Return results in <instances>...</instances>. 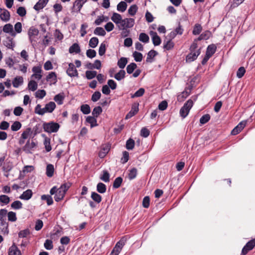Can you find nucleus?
I'll use <instances>...</instances> for the list:
<instances>
[{"label": "nucleus", "mask_w": 255, "mask_h": 255, "mask_svg": "<svg viewBox=\"0 0 255 255\" xmlns=\"http://www.w3.org/2000/svg\"><path fill=\"white\" fill-rule=\"evenodd\" d=\"M10 202L9 197L5 195H0V204L1 206L8 204Z\"/></svg>", "instance_id": "bb28decb"}, {"label": "nucleus", "mask_w": 255, "mask_h": 255, "mask_svg": "<svg viewBox=\"0 0 255 255\" xmlns=\"http://www.w3.org/2000/svg\"><path fill=\"white\" fill-rule=\"evenodd\" d=\"M99 39L97 37H93L91 38L89 41V46L91 48H95L98 44Z\"/></svg>", "instance_id": "a18cd8bd"}, {"label": "nucleus", "mask_w": 255, "mask_h": 255, "mask_svg": "<svg viewBox=\"0 0 255 255\" xmlns=\"http://www.w3.org/2000/svg\"><path fill=\"white\" fill-rule=\"evenodd\" d=\"M91 197L95 202L97 203H100L102 201L101 196L95 192H92Z\"/></svg>", "instance_id": "4c0bfd02"}, {"label": "nucleus", "mask_w": 255, "mask_h": 255, "mask_svg": "<svg viewBox=\"0 0 255 255\" xmlns=\"http://www.w3.org/2000/svg\"><path fill=\"white\" fill-rule=\"evenodd\" d=\"M110 149V145L108 144L103 145L101 147V149L99 152V156L101 158H103L106 156Z\"/></svg>", "instance_id": "ddd939ff"}, {"label": "nucleus", "mask_w": 255, "mask_h": 255, "mask_svg": "<svg viewBox=\"0 0 255 255\" xmlns=\"http://www.w3.org/2000/svg\"><path fill=\"white\" fill-rule=\"evenodd\" d=\"M138 103H134L132 106L130 111L127 114L125 119H128L136 115L138 111Z\"/></svg>", "instance_id": "6e6552de"}, {"label": "nucleus", "mask_w": 255, "mask_h": 255, "mask_svg": "<svg viewBox=\"0 0 255 255\" xmlns=\"http://www.w3.org/2000/svg\"><path fill=\"white\" fill-rule=\"evenodd\" d=\"M134 141L131 139H128L126 142V148L128 150H131L134 148Z\"/></svg>", "instance_id": "680f3d73"}, {"label": "nucleus", "mask_w": 255, "mask_h": 255, "mask_svg": "<svg viewBox=\"0 0 255 255\" xmlns=\"http://www.w3.org/2000/svg\"><path fill=\"white\" fill-rule=\"evenodd\" d=\"M7 210L5 209H0V230L4 234H8V224L6 221Z\"/></svg>", "instance_id": "f03ea898"}, {"label": "nucleus", "mask_w": 255, "mask_h": 255, "mask_svg": "<svg viewBox=\"0 0 255 255\" xmlns=\"http://www.w3.org/2000/svg\"><path fill=\"white\" fill-rule=\"evenodd\" d=\"M139 40L143 43H147L149 41V38L145 33H141L139 36Z\"/></svg>", "instance_id": "4d7b16f0"}, {"label": "nucleus", "mask_w": 255, "mask_h": 255, "mask_svg": "<svg viewBox=\"0 0 255 255\" xmlns=\"http://www.w3.org/2000/svg\"><path fill=\"white\" fill-rule=\"evenodd\" d=\"M21 127V124L20 122L16 121L14 122L11 126V129L12 131H17Z\"/></svg>", "instance_id": "69168bd1"}, {"label": "nucleus", "mask_w": 255, "mask_h": 255, "mask_svg": "<svg viewBox=\"0 0 255 255\" xmlns=\"http://www.w3.org/2000/svg\"><path fill=\"white\" fill-rule=\"evenodd\" d=\"M132 55H133L134 59L135 61H136V62L141 61L143 56H142V54L141 53L138 52L137 51H134Z\"/></svg>", "instance_id": "e2e57ef3"}, {"label": "nucleus", "mask_w": 255, "mask_h": 255, "mask_svg": "<svg viewBox=\"0 0 255 255\" xmlns=\"http://www.w3.org/2000/svg\"><path fill=\"white\" fill-rule=\"evenodd\" d=\"M81 51V49L79 45L77 43H74L73 44L69 49V52L71 54L73 53H76L78 54Z\"/></svg>", "instance_id": "f3484780"}, {"label": "nucleus", "mask_w": 255, "mask_h": 255, "mask_svg": "<svg viewBox=\"0 0 255 255\" xmlns=\"http://www.w3.org/2000/svg\"><path fill=\"white\" fill-rule=\"evenodd\" d=\"M54 171V166L52 164H49L47 165L46 174L48 177H52L53 175Z\"/></svg>", "instance_id": "473e14b6"}, {"label": "nucleus", "mask_w": 255, "mask_h": 255, "mask_svg": "<svg viewBox=\"0 0 255 255\" xmlns=\"http://www.w3.org/2000/svg\"><path fill=\"white\" fill-rule=\"evenodd\" d=\"M81 111L85 115L88 114L91 112L90 107L87 104L83 105L81 106Z\"/></svg>", "instance_id": "052dcab7"}, {"label": "nucleus", "mask_w": 255, "mask_h": 255, "mask_svg": "<svg viewBox=\"0 0 255 255\" xmlns=\"http://www.w3.org/2000/svg\"><path fill=\"white\" fill-rule=\"evenodd\" d=\"M94 33L96 35L104 36L106 35V32L103 28L97 27L94 30Z\"/></svg>", "instance_id": "c03bdc74"}, {"label": "nucleus", "mask_w": 255, "mask_h": 255, "mask_svg": "<svg viewBox=\"0 0 255 255\" xmlns=\"http://www.w3.org/2000/svg\"><path fill=\"white\" fill-rule=\"evenodd\" d=\"M137 65L135 63H131L128 65L127 67V72L128 74H130L133 73L134 70L136 68Z\"/></svg>", "instance_id": "8fccbe9b"}, {"label": "nucleus", "mask_w": 255, "mask_h": 255, "mask_svg": "<svg viewBox=\"0 0 255 255\" xmlns=\"http://www.w3.org/2000/svg\"><path fill=\"white\" fill-rule=\"evenodd\" d=\"M22 207V203L18 200H16L12 202L11 204V208L14 210H18Z\"/></svg>", "instance_id": "37998d69"}, {"label": "nucleus", "mask_w": 255, "mask_h": 255, "mask_svg": "<svg viewBox=\"0 0 255 255\" xmlns=\"http://www.w3.org/2000/svg\"><path fill=\"white\" fill-rule=\"evenodd\" d=\"M138 7L136 4L131 5L128 9V13L131 16L135 14L137 11Z\"/></svg>", "instance_id": "3c124183"}, {"label": "nucleus", "mask_w": 255, "mask_h": 255, "mask_svg": "<svg viewBox=\"0 0 255 255\" xmlns=\"http://www.w3.org/2000/svg\"><path fill=\"white\" fill-rule=\"evenodd\" d=\"M96 118V117H95L94 116H93V117L88 116L86 118V122H88V123L90 124L91 128H93L94 127L98 126V124L97 123V121Z\"/></svg>", "instance_id": "cd10ccee"}, {"label": "nucleus", "mask_w": 255, "mask_h": 255, "mask_svg": "<svg viewBox=\"0 0 255 255\" xmlns=\"http://www.w3.org/2000/svg\"><path fill=\"white\" fill-rule=\"evenodd\" d=\"M102 112V109L100 106H97L94 108L92 111V115L97 118Z\"/></svg>", "instance_id": "603ef678"}, {"label": "nucleus", "mask_w": 255, "mask_h": 255, "mask_svg": "<svg viewBox=\"0 0 255 255\" xmlns=\"http://www.w3.org/2000/svg\"><path fill=\"white\" fill-rule=\"evenodd\" d=\"M32 130L30 128H27L21 134V137L24 139L28 138L32 134Z\"/></svg>", "instance_id": "ea45409f"}, {"label": "nucleus", "mask_w": 255, "mask_h": 255, "mask_svg": "<svg viewBox=\"0 0 255 255\" xmlns=\"http://www.w3.org/2000/svg\"><path fill=\"white\" fill-rule=\"evenodd\" d=\"M216 49L217 47L215 44L209 45L207 48L206 54L211 57L215 53Z\"/></svg>", "instance_id": "aec40b11"}, {"label": "nucleus", "mask_w": 255, "mask_h": 255, "mask_svg": "<svg viewBox=\"0 0 255 255\" xmlns=\"http://www.w3.org/2000/svg\"><path fill=\"white\" fill-rule=\"evenodd\" d=\"M4 44L9 49H12L14 46L12 38L9 37L6 38V39L4 41Z\"/></svg>", "instance_id": "f704fd0d"}, {"label": "nucleus", "mask_w": 255, "mask_h": 255, "mask_svg": "<svg viewBox=\"0 0 255 255\" xmlns=\"http://www.w3.org/2000/svg\"><path fill=\"white\" fill-rule=\"evenodd\" d=\"M108 20V17H105L104 15L98 16L95 21V24L96 25H100L104 21H107Z\"/></svg>", "instance_id": "13d9d810"}, {"label": "nucleus", "mask_w": 255, "mask_h": 255, "mask_svg": "<svg viewBox=\"0 0 255 255\" xmlns=\"http://www.w3.org/2000/svg\"><path fill=\"white\" fill-rule=\"evenodd\" d=\"M103 174L100 176L101 180L105 182H108L110 181V174L108 171L104 170L103 171Z\"/></svg>", "instance_id": "c9c22d12"}, {"label": "nucleus", "mask_w": 255, "mask_h": 255, "mask_svg": "<svg viewBox=\"0 0 255 255\" xmlns=\"http://www.w3.org/2000/svg\"><path fill=\"white\" fill-rule=\"evenodd\" d=\"M123 182V178L121 177H118L115 179L113 183V188H118L121 186V185Z\"/></svg>", "instance_id": "864d4df0"}, {"label": "nucleus", "mask_w": 255, "mask_h": 255, "mask_svg": "<svg viewBox=\"0 0 255 255\" xmlns=\"http://www.w3.org/2000/svg\"><path fill=\"white\" fill-rule=\"evenodd\" d=\"M8 220L10 222H15L17 220L16 213L12 211H10L9 212H7V215Z\"/></svg>", "instance_id": "49530a36"}, {"label": "nucleus", "mask_w": 255, "mask_h": 255, "mask_svg": "<svg viewBox=\"0 0 255 255\" xmlns=\"http://www.w3.org/2000/svg\"><path fill=\"white\" fill-rule=\"evenodd\" d=\"M65 193L60 188L58 189L56 194L55 195L54 199L55 201L59 202L62 200L65 196Z\"/></svg>", "instance_id": "412c9836"}, {"label": "nucleus", "mask_w": 255, "mask_h": 255, "mask_svg": "<svg viewBox=\"0 0 255 255\" xmlns=\"http://www.w3.org/2000/svg\"><path fill=\"white\" fill-rule=\"evenodd\" d=\"M68 68L67 69L66 73L67 75L71 77H78V72L76 68L75 67V65L72 63H70L68 65Z\"/></svg>", "instance_id": "0eeeda50"}, {"label": "nucleus", "mask_w": 255, "mask_h": 255, "mask_svg": "<svg viewBox=\"0 0 255 255\" xmlns=\"http://www.w3.org/2000/svg\"><path fill=\"white\" fill-rule=\"evenodd\" d=\"M128 63V58L121 57L118 61L117 65L122 69H124Z\"/></svg>", "instance_id": "c85d7f7f"}, {"label": "nucleus", "mask_w": 255, "mask_h": 255, "mask_svg": "<svg viewBox=\"0 0 255 255\" xmlns=\"http://www.w3.org/2000/svg\"><path fill=\"white\" fill-rule=\"evenodd\" d=\"M44 247L46 250H52L53 248L52 241L50 240H46L44 244Z\"/></svg>", "instance_id": "338daca9"}, {"label": "nucleus", "mask_w": 255, "mask_h": 255, "mask_svg": "<svg viewBox=\"0 0 255 255\" xmlns=\"http://www.w3.org/2000/svg\"><path fill=\"white\" fill-rule=\"evenodd\" d=\"M128 238L126 236L123 237L121 240L118 242L114 248V250L115 251H118V253H120L122 248L125 246Z\"/></svg>", "instance_id": "1a4fd4ad"}, {"label": "nucleus", "mask_w": 255, "mask_h": 255, "mask_svg": "<svg viewBox=\"0 0 255 255\" xmlns=\"http://www.w3.org/2000/svg\"><path fill=\"white\" fill-rule=\"evenodd\" d=\"M39 33L38 30L34 27H31L29 28L28 32V35L29 36V39L30 42L32 43V37L33 36H36L38 35Z\"/></svg>", "instance_id": "a211bd4d"}, {"label": "nucleus", "mask_w": 255, "mask_h": 255, "mask_svg": "<svg viewBox=\"0 0 255 255\" xmlns=\"http://www.w3.org/2000/svg\"><path fill=\"white\" fill-rule=\"evenodd\" d=\"M122 18V17L121 15L116 12L114 13L111 17L112 20L117 24L120 23Z\"/></svg>", "instance_id": "72a5a7b5"}, {"label": "nucleus", "mask_w": 255, "mask_h": 255, "mask_svg": "<svg viewBox=\"0 0 255 255\" xmlns=\"http://www.w3.org/2000/svg\"><path fill=\"white\" fill-rule=\"evenodd\" d=\"M9 12L4 8H0V18L4 21H8L10 19Z\"/></svg>", "instance_id": "9d476101"}, {"label": "nucleus", "mask_w": 255, "mask_h": 255, "mask_svg": "<svg viewBox=\"0 0 255 255\" xmlns=\"http://www.w3.org/2000/svg\"><path fill=\"white\" fill-rule=\"evenodd\" d=\"M149 34L152 38L153 44L154 46H158L161 43V39L157 33L153 31H150Z\"/></svg>", "instance_id": "f8f14e48"}, {"label": "nucleus", "mask_w": 255, "mask_h": 255, "mask_svg": "<svg viewBox=\"0 0 255 255\" xmlns=\"http://www.w3.org/2000/svg\"><path fill=\"white\" fill-rule=\"evenodd\" d=\"M174 43L172 40H168L167 41H164L163 43V48L166 50H170L173 48Z\"/></svg>", "instance_id": "2f4dec72"}, {"label": "nucleus", "mask_w": 255, "mask_h": 255, "mask_svg": "<svg viewBox=\"0 0 255 255\" xmlns=\"http://www.w3.org/2000/svg\"><path fill=\"white\" fill-rule=\"evenodd\" d=\"M42 200H45L48 206L52 205L53 203V201L52 197L49 195H42L41 196Z\"/></svg>", "instance_id": "e433bc0d"}, {"label": "nucleus", "mask_w": 255, "mask_h": 255, "mask_svg": "<svg viewBox=\"0 0 255 255\" xmlns=\"http://www.w3.org/2000/svg\"><path fill=\"white\" fill-rule=\"evenodd\" d=\"M8 255H21L20 251L18 249L14 243L9 248Z\"/></svg>", "instance_id": "2eb2a0df"}, {"label": "nucleus", "mask_w": 255, "mask_h": 255, "mask_svg": "<svg viewBox=\"0 0 255 255\" xmlns=\"http://www.w3.org/2000/svg\"><path fill=\"white\" fill-rule=\"evenodd\" d=\"M127 7V4L125 1H121L117 5V10L121 12H124Z\"/></svg>", "instance_id": "a19ab883"}, {"label": "nucleus", "mask_w": 255, "mask_h": 255, "mask_svg": "<svg viewBox=\"0 0 255 255\" xmlns=\"http://www.w3.org/2000/svg\"><path fill=\"white\" fill-rule=\"evenodd\" d=\"M193 105V102L191 100H188L181 108L180 115L183 118H186L189 114L190 109Z\"/></svg>", "instance_id": "20e7f679"}, {"label": "nucleus", "mask_w": 255, "mask_h": 255, "mask_svg": "<svg viewBox=\"0 0 255 255\" xmlns=\"http://www.w3.org/2000/svg\"><path fill=\"white\" fill-rule=\"evenodd\" d=\"M65 98V95L64 93H60L55 96L54 97V100L59 105H62L63 103V101Z\"/></svg>", "instance_id": "4be33fe9"}, {"label": "nucleus", "mask_w": 255, "mask_h": 255, "mask_svg": "<svg viewBox=\"0 0 255 255\" xmlns=\"http://www.w3.org/2000/svg\"><path fill=\"white\" fill-rule=\"evenodd\" d=\"M32 194L33 193L31 190L27 189L23 192L20 196L19 198L22 200H28L31 198Z\"/></svg>", "instance_id": "dca6fc26"}, {"label": "nucleus", "mask_w": 255, "mask_h": 255, "mask_svg": "<svg viewBox=\"0 0 255 255\" xmlns=\"http://www.w3.org/2000/svg\"><path fill=\"white\" fill-rule=\"evenodd\" d=\"M197 47L198 45L197 43H196V40H194L189 48L190 52L186 57V60L187 62H191L194 61L200 54L201 48L196 50Z\"/></svg>", "instance_id": "f257e3e1"}, {"label": "nucleus", "mask_w": 255, "mask_h": 255, "mask_svg": "<svg viewBox=\"0 0 255 255\" xmlns=\"http://www.w3.org/2000/svg\"><path fill=\"white\" fill-rule=\"evenodd\" d=\"M202 30V27L201 25L198 23H197L194 26L192 33L195 35H198L201 33Z\"/></svg>", "instance_id": "de8ad7c7"}, {"label": "nucleus", "mask_w": 255, "mask_h": 255, "mask_svg": "<svg viewBox=\"0 0 255 255\" xmlns=\"http://www.w3.org/2000/svg\"><path fill=\"white\" fill-rule=\"evenodd\" d=\"M36 143L33 141L28 140L25 145L23 147V150L26 153H32L36 148Z\"/></svg>", "instance_id": "39448f33"}, {"label": "nucleus", "mask_w": 255, "mask_h": 255, "mask_svg": "<svg viewBox=\"0 0 255 255\" xmlns=\"http://www.w3.org/2000/svg\"><path fill=\"white\" fill-rule=\"evenodd\" d=\"M23 79L21 76L16 77L12 81L13 86L15 88H18L20 85L22 84Z\"/></svg>", "instance_id": "b1692460"}, {"label": "nucleus", "mask_w": 255, "mask_h": 255, "mask_svg": "<svg viewBox=\"0 0 255 255\" xmlns=\"http://www.w3.org/2000/svg\"><path fill=\"white\" fill-rule=\"evenodd\" d=\"M107 187L105 184L102 182H99L97 185V191L101 194H103L106 192Z\"/></svg>", "instance_id": "7c9ffc66"}, {"label": "nucleus", "mask_w": 255, "mask_h": 255, "mask_svg": "<svg viewBox=\"0 0 255 255\" xmlns=\"http://www.w3.org/2000/svg\"><path fill=\"white\" fill-rule=\"evenodd\" d=\"M59 128V124L53 122L43 124L44 130L48 133L56 132L58 130Z\"/></svg>", "instance_id": "7ed1b4c3"}, {"label": "nucleus", "mask_w": 255, "mask_h": 255, "mask_svg": "<svg viewBox=\"0 0 255 255\" xmlns=\"http://www.w3.org/2000/svg\"><path fill=\"white\" fill-rule=\"evenodd\" d=\"M44 145L45 150L47 152H49L51 150L50 145V139L47 137H45L44 140Z\"/></svg>", "instance_id": "09e8293b"}, {"label": "nucleus", "mask_w": 255, "mask_h": 255, "mask_svg": "<svg viewBox=\"0 0 255 255\" xmlns=\"http://www.w3.org/2000/svg\"><path fill=\"white\" fill-rule=\"evenodd\" d=\"M255 247V239L249 241L244 247L242 251V255H246L250 251Z\"/></svg>", "instance_id": "423d86ee"}, {"label": "nucleus", "mask_w": 255, "mask_h": 255, "mask_svg": "<svg viewBox=\"0 0 255 255\" xmlns=\"http://www.w3.org/2000/svg\"><path fill=\"white\" fill-rule=\"evenodd\" d=\"M87 1V0H76L73 4V8H77V11H80L83 4Z\"/></svg>", "instance_id": "5701e85b"}, {"label": "nucleus", "mask_w": 255, "mask_h": 255, "mask_svg": "<svg viewBox=\"0 0 255 255\" xmlns=\"http://www.w3.org/2000/svg\"><path fill=\"white\" fill-rule=\"evenodd\" d=\"M85 74L86 78L89 80H91L97 76V73L95 71H87Z\"/></svg>", "instance_id": "6e6d98bb"}, {"label": "nucleus", "mask_w": 255, "mask_h": 255, "mask_svg": "<svg viewBox=\"0 0 255 255\" xmlns=\"http://www.w3.org/2000/svg\"><path fill=\"white\" fill-rule=\"evenodd\" d=\"M45 107L48 113H52L56 108V104L53 102H50L45 105Z\"/></svg>", "instance_id": "79ce46f5"}, {"label": "nucleus", "mask_w": 255, "mask_h": 255, "mask_svg": "<svg viewBox=\"0 0 255 255\" xmlns=\"http://www.w3.org/2000/svg\"><path fill=\"white\" fill-rule=\"evenodd\" d=\"M46 93L44 90H38L35 92L36 98L43 99L46 95Z\"/></svg>", "instance_id": "0e129e2a"}, {"label": "nucleus", "mask_w": 255, "mask_h": 255, "mask_svg": "<svg viewBox=\"0 0 255 255\" xmlns=\"http://www.w3.org/2000/svg\"><path fill=\"white\" fill-rule=\"evenodd\" d=\"M137 175V169L135 168H133L129 170L128 173V178L130 180L135 178Z\"/></svg>", "instance_id": "774afa93"}, {"label": "nucleus", "mask_w": 255, "mask_h": 255, "mask_svg": "<svg viewBox=\"0 0 255 255\" xmlns=\"http://www.w3.org/2000/svg\"><path fill=\"white\" fill-rule=\"evenodd\" d=\"M125 71L124 70L121 69L119 71V72L115 75L114 78L118 81H121L125 78Z\"/></svg>", "instance_id": "c756f323"}, {"label": "nucleus", "mask_w": 255, "mask_h": 255, "mask_svg": "<svg viewBox=\"0 0 255 255\" xmlns=\"http://www.w3.org/2000/svg\"><path fill=\"white\" fill-rule=\"evenodd\" d=\"M46 80L48 82H50L51 84H55L57 82V75L54 72H50L47 76L46 78Z\"/></svg>", "instance_id": "6ab92c4d"}, {"label": "nucleus", "mask_w": 255, "mask_h": 255, "mask_svg": "<svg viewBox=\"0 0 255 255\" xmlns=\"http://www.w3.org/2000/svg\"><path fill=\"white\" fill-rule=\"evenodd\" d=\"M157 54V52L156 51L154 50H151L147 53L146 61L147 62H151L152 61V59L155 57Z\"/></svg>", "instance_id": "a878e982"}, {"label": "nucleus", "mask_w": 255, "mask_h": 255, "mask_svg": "<svg viewBox=\"0 0 255 255\" xmlns=\"http://www.w3.org/2000/svg\"><path fill=\"white\" fill-rule=\"evenodd\" d=\"M34 169V167L32 165H26L23 167L21 172H20V175H22V173L24 175L25 174L31 172Z\"/></svg>", "instance_id": "5fc2aeb1"}, {"label": "nucleus", "mask_w": 255, "mask_h": 255, "mask_svg": "<svg viewBox=\"0 0 255 255\" xmlns=\"http://www.w3.org/2000/svg\"><path fill=\"white\" fill-rule=\"evenodd\" d=\"M49 0H39L34 5V9L35 10L39 11L43 8L48 3Z\"/></svg>", "instance_id": "4468645a"}, {"label": "nucleus", "mask_w": 255, "mask_h": 255, "mask_svg": "<svg viewBox=\"0 0 255 255\" xmlns=\"http://www.w3.org/2000/svg\"><path fill=\"white\" fill-rule=\"evenodd\" d=\"M35 113L38 115L42 116L46 113L48 112L46 109L45 106L44 108H41V106L39 104H38L35 108Z\"/></svg>", "instance_id": "393cba45"}, {"label": "nucleus", "mask_w": 255, "mask_h": 255, "mask_svg": "<svg viewBox=\"0 0 255 255\" xmlns=\"http://www.w3.org/2000/svg\"><path fill=\"white\" fill-rule=\"evenodd\" d=\"M211 117L209 114H205L201 117L200 119V123L201 125H204L210 120Z\"/></svg>", "instance_id": "bf43d9fd"}, {"label": "nucleus", "mask_w": 255, "mask_h": 255, "mask_svg": "<svg viewBox=\"0 0 255 255\" xmlns=\"http://www.w3.org/2000/svg\"><path fill=\"white\" fill-rule=\"evenodd\" d=\"M2 30L6 33H9L12 37H15L16 33L13 31V28L12 24L10 23H7L5 24L2 28Z\"/></svg>", "instance_id": "9b49d317"}, {"label": "nucleus", "mask_w": 255, "mask_h": 255, "mask_svg": "<svg viewBox=\"0 0 255 255\" xmlns=\"http://www.w3.org/2000/svg\"><path fill=\"white\" fill-rule=\"evenodd\" d=\"M37 83L34 80H31L28 84V89L29 90L35 91L37 89Z\"/></svg>", "instance_id": "58836bf2"}]
</instances>
